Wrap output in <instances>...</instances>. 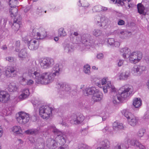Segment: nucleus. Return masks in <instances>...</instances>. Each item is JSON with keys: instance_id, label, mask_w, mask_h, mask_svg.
Listing matches in <instances>:
<instances>
[{"instance_id": "nucleus-1", "label": "nucleus", "mask_w": 149, "mask_h": 149, "mask_svg": "<svg viewBox=\"0 0 149 149\" xmlns=\"http://www.w3.org/2000/svg\"><path fill=\"white\" fill-rule=\"evenodd\" d=\"M62 66L56 64L53 68L52 72H46L40 74L36 68H30L28 70V74L31 78L35 79L36 83L46 85L52 82L56 76H58L61 73Z\"/></svg>"}, {"instance_id": "nucleus-2", "label": "nucleus", "mask_w": 149, "mask_h": 149, "mask_svg": "<svg viewBox=\"0 0 149 149\" xmlns=\"http://www.w3.org/2000/svg\"><path fill=\"white\" fill-rule=\"evenodd\" d=\"M134 89L132 86L125 85L118 90V93L113 96L112 102L114 104L119 103L123 99H125L133 94Z\"/></svg>"}, {"instance_id": "nucleus-3", "label": "nucleus", "mask_w": 149, "mask_h": 149, "mask_svg": "<svg viewBox=\"0 0 149 149\" xmlns=\"http://www.w3.org/2000/svg\"><path fill=\"white\" fill-rule=\"evenodd\" d=\"M17 11L18 9L16 7L11 8L9 10L11 17H15L13 23L11 26L12 30L15 33L18 30L22 23V18L20 15L17 14Z\"/></svg>"}, {"instance_id": "nucleus-4", "label": "nucleus", "mask_w": 149, "mask_h": 149, "mask_svg": "<svg viewBox=\"0 0 149 149\" xmlns=\"http://www.w3.org/2000/svg\"><path fill=\"white\" fill-rule=\"evenodd\" d=\"M90 37V36L87 34L84 35L82 36H79L76 37V41H75V43L78 44L81 41V43L80 44V46H82L84 45L88 47V48L93 45L95 43L94 40H91L89 39Z\"/></svg>"}, {"instance_id": "nucleus-5", "label": "nucleus", "mask_w": 149, "mask_h": 149, "mask_svg": "<svg viewBox=\"0 0 149 149\" xmlns=\"http://www.w3.org/2000/svg\"><path fill=\"white\" fill-rule=\"evenodd\" d=\"M101 83L102 85L106 84L105 86L103 87V89L104 93H107L108 92V90H109L112 93H116L117 89L111 84V81H109V79L107 77H105L103 78L101 80Z\"/></svg>"}, {"instance_id": "nucleus-6", "label": "nucleus", "mask_w": 149, "mask_h": 149, "mask_svg": "<svg viewBox=\"0 0 149 149\" xmlns=\"http://www.w3.org/2000/svg\"><path fill=\"white\" fill-rule=\"evenodd\" d=\"M16 119L20 124L25 125L29 122L30 117L28 113L21 111L16 113Z\"/></svg>"}, {"instance_id": "nucleus-7", "label": "nucleus", "mask_w": 149, "mask_h": 149, "mask_svg": "<svg viewBox=\"0 0 149 149\" xmlns=\"http://www.w3.org/2000/svg\"><path fill=\"white\" fill-rule=\"evenodd\" d=\"M53 108L47 106L43 105L39 109L40 115L43 119H47L52 115Z\"/></svg>"}, {"instance_id": "nucleus-8", "label": "nucleus", "mask_w": 149, "mask_h": 149, "mask_svg": "<svg viewBox=\"0 0 149 149\" xmlns=\"http://www.w3.org/2000/svg\"><path fill=\"white\" fill-rule=\"evenodd\" d=\"M56 88L58 90V95L60 98L64 97L65 91H68L70 90V88L68 84L64 85L62 82H57Z\"/></svg>"}, {"instance_id": "nucleus-9", "label": "nucleus", "mask_w": 149, "mask_h": 149, "mask_svg": "<svg viewBox=\"0 0 149 149\" xmlns=\"http://www.w3.org/2000/svg\"><path fill=\"white\" fill-rule=\"evenodd\" d=\"M142 57V54L141 52L139 51H135L131 53L128 58L130 63L136 64L141 60Z\"/></svg>"}, {"instance_id": "nucleus-10", "label": "nucleus", "mask_w": 149, "mask_h": 149, "mask_svg": "<svg viewBox=\"0 0 149 149\" xmlns=\"http://www.w3.org/2000/svg\"><path fill=\"white\" fill-rule=\"evenodd\" d=\"M39 63L42 68L47 69L50 67L54 64V61L53 59L50 58H45L41 59Z\"/></svg>"}, {"instance_id": "nucleus-11", "label": "nucleus", "mask_w": 149, "mask_h": 149, "mask_svg": "<svg viewBox=\"0 0 149 149\" xmlns=\"http://www.w3.org/2000/svg\"><path fill=\"white\" fill-rule=\"evenodd\" d=\"M146 70V67L144 66L135 65L132 69V73L134 75L140 76L142 72Z\"/></svg>"}, {"instance_id": "nucleus-12", "label": "nucleus", "mask_w": 149, "mask_h": 149, "mask_svg": "<svg viewBox=\"0 0 149 149\" xmlns=\"http://www.w3.org/2000/svg\"><path fill=\"white\" fill-rule=\"evenodd\" d=\"M70 120L71 123L74 124H78L81 123L84 120V117L82 115H80L78 116L74 115L72 116Z\"/></svg>"}, {"instance_id": "nucleus-13", "label": "nucleus", "mask_w": 149, "mask_h": 149, "mask_svg": "<svg viewBox=\"0 0 149 149\" xmlns=\"http://www.w3.org/2000/svg\"><path fill=\"white\" fill-rule=\"evenodd\" d=\"M36 29H33L32 31V35L33 38H36V39H42L44 38L46 36V33L44 30L40 33H36Z\"/></svg>"}, {"instance_id": "nucleus-14", "label": "nucleus", "mask_w": 149, "mask_h": 149, "mask_svg": "<svg viewBox=\"0 0 149 149\" xmlns=\"http://www.w3.org/2000/svg\"><path fill=\"white\" fill-rule=\"evenodd\" d=\"M17 71L15 68L12 66L8 67L6 71V76L8 77H13L16 76Z\"/></svg>"}, {"instance_id": "nucleus-15", "label": "nucleus", "mask_w": 149, "mask_h": 149, "mask_svg": "<svg viewBox=\"0 0 149 149\" xmlns=\"http://www.w3.org/2000/svg\"><path fill=\"white\" fill-rule=\"evenodd\" d=\"M10 95L6 91H1L0 92V101L3 103H6L9 100Z\"/></svg>"}, {"instance_id": "nucleus-16", "label": "nucleus", "mask_w": 149, "mask_h": 149, "mask_svg": "<svg viewBox=\"0 0 149 149\" xmlns=\"http://www.w3.org/2000/svg\"><path fill=\"white\" fill-rule=\"evenodd\" d=\"M46 146L50 149H54L56 148L57 143L56 141L52 139H49L46 142Z\"/></svg>"}, {"instance_id": "nucleus-17", "label": "nucleus", "mask_w": 149, "mask_h": 149, "mask_svg": "<svg viewBox=\"0 0 149 149\" xmlns=\"http://www.w3.org/2000/svg\"><path fill=\"white\" fill-rule=\"evenodd\" d=\"M58 142L60 145H64L68 139L67 136L64 134H62V135L57 136L55 139Z\"/></svg>"}, {"instance_id": "nucleus-18", "label": "nucleus", "mask_w": 149, "mask_h": 149, "mask_svg": "<svg viewBox=\"0 0 149 149\" xmlns=\"http://www.w3.org/2000/svg\"><path fill=\"white\" fill-rule=\"evenodd\" d=\"M129 139L131 140H134V139L131 140L129 139H127V142L125 141L124 143H118L114 147V149H128L129 148L128 145H131V144L130 143L129 144L127 143Z\"/></svg>"}, {"instance_id": "nucleus-19", "label": "nucleus", "mask_w": 149, "mask_h": 149, "mask_svg": "<svg viewBox=\"0 0 149 149\" xmlns=\"http://www.w3.org/2000/svg\"><path fill=\"white\" fill-rule=\"evenodd\" d=\"M36 38H33L28 44L29 49L31 50L37 49L38 47V41Z\"/></svg>"}, {"instance_id": "nucleus-20", "label": "nucleus", "mask_w": 149, "mask_h": 149, "mask_svg": "<svg viewBox=\"0 0 149 149\" xmlns=\"http://www.w3.org/2000/svg\"><path fill=\"white\" fill-rule=\"evenodd\" d=\"M97 89L94 87H91L86 88L83 91L84 94L85 96H88L89 95H93L95 92H97Z\"/></svg>"}, {"instance_id": "nucleus-21", "label": "nucleus", "mask_w": 149, "mask_h": 149, "mask_svg": "<svg viewBox=\"0 0 149 149\" xmlns=\"http://www.w3.org/2000/svg\"><path fill=\"white\" fill-rule=\"evenodd\" d=\"M130 142V143L131 144V145L136 147V148H139V149H145V147L139 143V141L137 140H128L127 143L129 144Z\"/></svg>"}, {"instance_id": "nucleus-22", "label": "nucleus", "mask_w": 149, "mask_h": 149, "mask_svg": "<svg viewBox=\"0 0 149 149\" xmlns=\"http://www.w3.org/2000/svg\"><path fill=\"white\" fill-rule=\"evenodd\" d=\"M120 38L122 39H125L128 38L131 35V33L128 31L122 30L118 32Z\"/></svg>"}, {"instance_id": "nucleus-23", "label": "nucleus", "mask_w": 149, "mask_h": 149, "mask_svg": "<svg viewBox=\"0 0 149 149\" xmlns=\"http://www.w3.org/2000/svg\"><path fill=\"white\" fill-rule=\"evenodd\" d=\"M120 54L124 58H128L130 54V50L127 47H125L121 49L120 51Z\"/></svg>"}, {"instance_id": "nucleus-24", "label": "nucleus", "mask_w": 149, "mask_h": 149, "mask_svg": "<svg viewBox=\"0 0 149 149\" xmlns=\"http://www.w3.org/2000/svg\"><path fill=\"white\" fill-rule=\"evenodd\" d=\"M130 72L129 70L123 72L119 76V79L120 80H126L130 77Z\"/></svg>"}, {"instance_id": "nucleus-25", "label": "nucleus", "mask_w": 149, "mask_h": 149, "mask_svg": "<svg viewBox=\"0 0 149 149\" xmlns=\"http://www.w3.org/2000/svg\"><path fill=\"white\" fill-rule=\"evenodd\" d=\"M102 98V94L97 89V92H95L93 95L92 99L94 102L100 101Z\"/></svg>"}, {"instance_id": "nucleus-26", "label": "nucleus", "mask_w": 149, "mask_h": 149, "mask_svg": "<svg viewBox=\"0 0 149 149\" xmlns=\"http://www.w3.org/2000/svg\"><path fill=\"white\" fill-rule=\"evenodd\" d=\"M124 127L121 123L115 122L113 124V129L115 131L124 129Z\"/></svg>"}, {"instance_id": "nucleus-27", "label": "nucleus", "mask_w": 149, "mask_h": 149, "mask_svg": "<svg viewBox=\"0 0 149 149\" xmlns=\"http://www.w3.org/2000/svg\"><path fill=\"white\" fill-rule=\"evenodd\" d=\"M27 53L26 52V49L24 48L21 49L19 54V57L20 59L24 60L27 56Z\"/></svg>"}, {"instance_id": "nucleus-28", "label": "nucleus", "mask_w": 149, "mask_h": 149, "mask_svg": "<svg viewBox=\"0 0 149 149\" xmlns=\"http://www.w3.org/2000/svg\"><path fill=\"white\" fill-rule=\"evenodd\" d=\"M29 95V89L24 88L22 91V93L19 96V98L22 99H24L27 97Z\"/></svg>"}, {"instance_id": "nucleus-29", "label": "nucleus", "mask_w": 149, "mask_h": 149, "mask_svg": "<svg viewBox=\"0 0 149 149\" xmlns=\"http://www.w3.org/2000/svg\"><path fill=\"white\" fill-rule=\"evenodd\" d=\"M139 119L135 117H130V119L128 120L129 124L132 126H135L138 123Z\"/></svg>"}, {"instance_id": "nucleus-30", "label": "nucleus", "mask_w": 149, "mask_h": 149, "mask_svg": "<svg viewBox=\"0 0 149 149\" xmlns=\"http://www.w3.org/2000/svg\"><path fill=\"white\" fill-rule=\"evenodd\" d=\"M49 128L51 129L52 132L55 134H56L57 136L62 135V134L64 133L61 131L56 128L54 125H51L49 126Z\"/></svg>"}, {"instance_id": "nucleus-31", "label": "nucleus", "mask_w": 149, "mask_h": 149, "mask_svg": "<svg viewBox=\"0 0 149 149\" xmlns=\"http://www.w3.org/2000/svg\"><path fill=\"white\" fill-rule=\"evenodd\" d=\"M74 47L72 44H67L64 47V51L67 53H70L73 52Z\"/></svg>"}, {"instance_id": "nucleus-32", "label": "nucleus", "mask_w": 149, "mask_h": 149, "mask_svg": "<svg viewBox=\"0 0 149 149\" xmlns=\"http://www.w3.org/2000/svg\"><path fill=\"white\" fill-rule=\"evenodd\" d=\"M141 104V100L140 98H135L134 99L133 104L135 108L140 107Z\"/></svg>"}, {"instance_id": "nucleus-33", "label": "nucleus", "mask_w": 149, "mask_h": 149, "mask_svg": "<svg viewBox=\"0 0 149 149\" xmlns=\"http://www.w3.org/2000/svg\"><path fill=\"white\" fill-rule=\"evenodd\" d=\"M96 20H97L98 24L100 23H101V24H99V25H100V26H105L106 25V21L104 19V18H101L100 16H97L96 18Z\"/></svg>"}, {"instance_id": "nucleus-34", "label": "nucleus", "mask_w": 149, "mask_h": 149, "mask_svg": "<svg viewBox=\"0 0 149 149\" xmlns=\"http://www.w3.org/2000/svg\"><path fill=\"white\" fill-rule=\"evenodd\" d=\"M12 130L15 134H22L23 133L21 127L19 126H13L12 128Z\"/></svg>"}, {"instance_id": "nucleus-35", "label": "nucleus", "mask_w": 149, "mask_h": 149, "mask_svg": "<svg viewBox=\"0 0 149 149\" xmlns=\"http://www.w3.org/2000/svg\"><path fill=\"white\" fill-rule=\"evenodd\" d=\"M18 87L15 84L12 83L8 85V90L10 92H12L17 91Z\"/></svg>"}, {"instance_id": "nucleus-36", "label": "nucleus", "mask_w": 149, "mask_h": 149, "mask_svg": "<svg viewBox=\"0 0 149 149\" xmlns=\"http://www.w3.org/2000/svg\"><path fill=\"white\" fill-rule=\"evenodd\" d=\"M137 8L138 12L141 14L145 15V13L144 12L145 9L144 6L141 3H139L137 5Z\"/></svg>"}, {"instance_id": "nucleus-37", "label": "nucleus", "mask_w": 149, "mask_h": 149, "mask_svg": "<svg viewBox=\"0 0 149 149\" xmlns=\"http://www.w3.org/2000/svg\"><path fill=\"white\" fill-rule=\"evenodd\" d=\"M39 131L38 129H32L25 131V132L28 134H36L38 133Z\"/></svg>"}, {"instance_id": "nucleus-38", "label": "nucleus", "mask_w": 149, "mask_h": 149, "mask_svg": "<svg viewBox=\"0 0 149 149\" xmlns=\"http://www.w3.org/2000/svg\"><path fill=\"white\" fill-rule=\"evenodd\" d=\"M33 38L32 33L30 35L24 37L23 38L22 40L25 43H27V44H28L30 42V40L31 41V40Z\"/></svg>"}, {"instance_id": "nucleus-39", "label": "nucleus", "mask_w": 149, "mask_h": 149, "mask_svg": "<svg viewBox=\"0 0 149 149\" xmlns=\"http://www.w3.org/2000/svg\"><path fill=\"white\" fill-rule=\"evenodd\" d=\"M93 35L96 37L101 36L102 34V31L99 29H94L92 31Z\"/></svg>"}, {"instance_id": "nucleus-40", "label": "nucleus", "mask_w": 149, "mask_h": 149, "mask_svg": "<svg viewBox=\"0 0 149 149\" xmlns=\"http://www.w3.org/2000/svg\"><path fill=\"white\" fill-rule=\"evenodd\" d=\"M121 112L122 114L128 119V120L130 118L131 114L130 112L125 109H124L121 111Z\"/></svg>"}, {"instance_id": "nucleus-41", "label": "nucleus", "mask_w": 149, "mask_h": 149, "mask_svg": "<svg viewBox=\"0 0 149 149\" xmlns=\"http://www.w3.org/2000/svg\"><path fill=\"white\" fill-rule=\"evenodd\" d=\"M101 145L102 147L105 149L109 147L110 143L107 139H105L102 142Z\"/></svg>"}, {"instance_id": "nucleus-42", "label": "nucleus", "mask_w": 149, "mask_h": 149, "mask_svg": "<svg viewBox=\"0 0 149 149\" xmlns=\"http://www.w3.org/2000/svg\"><path fill=\"white\" fill-rule=\"evenodd\" d=\"M9 3V5L11 8H14L16 7V5L17 4L18 1L16 0H8Z\"/></svg>"}, {"instance_id": "nucleus-43", "label": "nucleus", "mask_w": 149, "mask_h": 149, "mask_svg": "<svg viewBox=\"0 0 149 149\" xmlns=\"http://www.w3.org/2000/svg\"><path fill=\"white\" fill-rule=\"evenodd\" d=\"M90 69V67L89 65H87L84 66V71L86 74H89L91 73Z\"/></svg>"}, {"instance_id": "nucleus-44", "label": "nucleus", "mask_w": 149, "mask_h": 149, "mask_svg": "<svg viewBox=\"0 0 149 149\" xmlns=\"http://www.w3.org/2000/svg\"><path fill=\"white\" fill-rule=\"evenodd\" d=\"M102 6L100 5H96L92 9L93 12H100L102 10Z\"/></svg>"}, {"instance_id": "nucleus-45", "label": "nucleus", "mask_w": 149, "mask_h": 149, "mask_svg": "<svg viewBox=\"0 0 149 149\" xmlns=\"http://www.w3.org/2000/svg\"><path fill=\"white\" fill-rule=\"evenodd\" d=\"M63 28H60L58 30V34L61 36L63 37L66 35V32L64 31Z\"/></svg>"}, {"instance_id": "nucleus-46", "label": "nucleus", "mask_w": 149, "mask_h": 149, "mask_svg": "<svg viewBox=\"0 0 149 149\" xmlns=\"http://www.w3.org/2000/svg\"><path fill=\"white\" fill-rule=\"evenodd\" d=\"M145 132V130L143 128L140 129L137 133L138 136L140 137L143 136Z\"/></svg>"}, {"instance_id": "nucleus-47", "label": "nucleus", "mask_w": 149, "mask_h": 149, "mask_svg": "<svg viewBox=\"0 0 149 149\" xmlns=\"http://www.w3.org/2000/svg\"><path fill=\"white\" fill-rule=\"evenodd\" d=\"M44 11V10L42 7H39L37 8L36 10V13L38 15H41Z\"/></svg>"}, {"instance_id": "nucleus-48", "label": "nucleus", "mask_w": 149, "mask_h": 149, "mask_svg": "<svg viewBox=\"0 0 149 149\" xmlns=\"http://www.w3.org/2000/svg\"><path fill=\"white\" fill-rule=\"evenodd\" d=\"M31 102L33 104L34 107H37L40 104V102L38 100L35 99H33L31 100Z\"/></svg>"}, {"instance_id": "nucleus-49", "label": "nucleus", "mask_w": 149, "mask_h": 149, "mask_svg": "<svg viewBox=\"0 0 149 149\" xmlns=\"http://www.w3.org/2000/svg\"><path fill=\"white\" fill-rule=\"evenodd\" d=\"M79 2L81 3V5L83 7H87L89 5L88 3L84 0H80L79 1Z\"/></svg>"}, {"instance_id": "nucleus-50", "label": "nucleus", "mask_w": 149, "mask_h": 149, "mask_svg": "<svg viewBox=\"0 0 149 149\" xmlns=\"http://www.w3.org/2000/svg\"><path fill=\"white\" fill-rule=\"evenodd\" d=\"M81 133L83 135H86L88 133V128H85L82 129Z\"/></svg>"}, {"instance_id": "nucleus-51", "label": "nucleus", "mask_w": 149, "mask_h": 149, "mask_svg": "<svg viewBox=\"0 0 149 149\" xmlns=\"http://www.w3.org/2000/svg\"><path fill=\"white\" fill-rule=\"evenodd\" d=\"M143 118L145 119L149 120V110L147 111L145 113L143 116Z\"/></svg>"}, {"instance_id": "nucleus-52", "label": "nucleus", "mask_w": 149, "mask_h": 149, "mask_svg": "<svg viewBox=\"0 0 149 149\" xmlns=\"http://www.w3.org/2000/svg\"><path fill=\"white\" fill-rule=\"evenodd\" d=\"M114 42L113 38H109L108 40V43L111 45H113Z\"/></svg>"}, {"instance_id": "nucleus-53", "label": "nucleus", "mask_w": 149, "mask_h": 149, "mask_svg": "<svg viewBox=\"0 0 149 149\" xmlns=\"http://www.w3.org/2000/svg\"><path fill=\"white\" fill-rule=\"evenodd\" d=\"M86 145L84 144H80L78 145V148L79 149H85V148H86Z\"/></svg>"}, {"instance_id": "nucleus-54", "label": "nucleus", "mask_w": 149, "mask_h": 149, "mask_svg": "<svg viewBox=\"0 0 149 149\" xmlns=\"http://www.w3.org/2000/svg\"><path fill=\"white\" fill-rule=\"evenodd\" d=\"M58 149H69V147L67 145H61Z\"/></svg>"}, {"instance_id": "nucleus-55", "label": "nucleus", "mask_w": 149, "mask_h": 149, "mask_svg": "<svg viewBox=\"0 0 149 149\" xmlns=\"http://www.w3.org/2000/svg\"><path fill=\"white\" fill-rule=\"evenodd\" d=\"M6 60L10 62H12L13 61L14 58L12 57L8 56L6 57Z\"/></svg>"}, {"instance_id": "nucleus-56", "label": "nucleus", "mask_w": 149, "mask_h": 149, "mask_svg": "<svg viewBox=\"0 0 149 149\" xmlns=\"http://www.w3.org/2000/svg\"><path fill=\"white\" fill-rule=\"evenodd\" d=\"M97 58L99 59H101L103 58L104 55L102 53H99L97 54Z\"/></svg>"}, {"instance_id": "nucleus-57", "label": "nucleus", "mask_w": 149, "mask_h": 149, "mask_svg": "<svg viewBox=\"0 0 149 149\" xmlns=\"http://www.w3.org/2000/svg\"><path fill=\"white\" fill-rule=\"evenodd\" d=\"M19 81L21 82H22L26 81V79L25 78L23 77L22 76L20 77L19 78Z\"/></svg>"}, {"instance_id": "nucleus-58", "label": "nucleus", "mask_w": 149, "mask_h": 149, "mask_svg": "<svg viewBox=\"0 0 149 149\" xmlns=\"http://www.w3.org/2000/svg\"><path fill=\"white\" fill-rule=\"evenodd\" d=\"M123 60L120 59L118 61V65L119 67L121 66L122 65L123 63Z\"/></svg>"}, {"instance_id": "nucleus-59", "label": "nucleus", "mask_w": 149, "mask_h": 149, "mask_svg": "<svg viewBox=\"0 0 149 149\" xmlns=\"http://www.w3.org/2000/svg\"><path fill=\"white\" fill-rule=\"evenodd\" d=\"M34 83L33 81L31 79H29L28 80L27 82V84L28 85H31L33 84Z\"/></svg>"}, {"instance_id": "nucleus-60", "label": "nucleus", "mask_w": 149, "mask_h": 149, "mask_svg": "<svg viewBox=\"0 0 149 149\" xmlns=\"http://www.w3.org/2000/svg\"><path fill=\"white\" fill-rule=\"evenodd\" d=\"M118 25H122L125 24V22L123 20L120 19L118 21Z\"/></svg>"}, {"instance_id": "nucleus-61", "label": "nucleus", "mask_w": 149, "mask_h": 149, "mask_svg": "<svg viewBox=\"0 0 149 149\" xmlns=\"http://www.w3.org/2000/svg\"><path fill=\"white\" fill-rule=\"evenodd\" d=\"M117 2L118 3L120 4L121 6H123L124 5V3L123 2L120 0H116L115 3Z\"/></svg>"}, {"instance_id": "nucleus-62", "label": "nucleus", "mask_w": 149, "mask_h": 149, "mask_svg": "<svg viewBox=\"0 0 149 149\" xmlns=\"http://www.w3.org/2000/svg\"><path fill=\"white\" fill-rule=\"evenodd\" d=\"M120 43L118 42H114L113 45L115 46L116 47H118L120 46Z\"/></svg>"}, {"instance_id": "nucleus-63", "label": "nucleus", "mask_w": 149, "mask_h": 149, "mask_svg": "<svg viewBox=\"0 0 149 149\" xmlns=\"http://www.w3.org/2000/svg\"><path fill=\"white\" fill-rule=\"evenodd\" d=\"M15 45L17 47H19L20 45V41L19 40L17 41L15 43Z\"/></svg>"}, {"instance_id": "nucleus-64", "label": "nucleus", "mask_w": 149, "mask_h": 149, "mask_svg": "<svg viewBox=\"0 0 149 149\" xmlns=\"http://www.w3.org/2000/svg\"><path fill=\"white\" fill-rule=\"evenodd\" d=\"M3 133V129L1 126H0V137H1Z\"/></svg>"}]
</instances>
